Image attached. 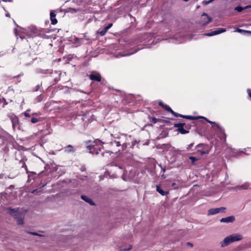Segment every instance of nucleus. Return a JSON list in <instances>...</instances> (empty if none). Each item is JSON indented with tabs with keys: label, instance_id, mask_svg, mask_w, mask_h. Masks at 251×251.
Returning <instances> with one entry per match:
<instances>
[{
	"label": "nucleus",
	"instance_id": "obj_56",
	"mask_svg": "<svg viewBox=\"0 0 251 251\" xmlns=\"http://www.w3.org/2000/svg\"><path fill=\"white\" fill-rule=\"evenodd\" d=\"M119 168L120 169H123V167H122L121 166H119Z\"/></svg>",
	"mask_w": 251,
	"mask_h": 251
},
{
	"label": "nucleus",
	"instance_id": "obj_9",
	"mask_svg": "<svg viewBox=\"0 0 251 251\" xmlns=\"http://www.w3.org/2000/svg\"><path fill=\"white\" fill-rule=\"evenodd\" d=\"M226 210V207H221L219 208H211L208 211V215H213L217 213H224Z\"/></svg>",
	"mask_w": 251,
	"mask_h": 251
},
{
	"label": "nucleus",
	"instance_id": "obj_11",
	"mask_svg": "<svg viewBox=\"0 0 251 251\" xmlns=\"http://www.w3.org/2000/svg\"><path fill=\"white\" fill-rule=\"evenodd\" d=\"M225 31H226V28H220L210 32L205 33L204 35L207 36H212L225 32Z\"/></svg>",
	"mask_w": 251,
	"mask_h": 251
},
{
	"label": "nucleus",
	"instance_id": "obj_26",
	"mask_svg": "<svg viewBox=\"0 0 251 251\" xmlns=\"http://www.w3.org/2000/svg\"><path fill=\"white\" fill-rule=\"evenodd\" d=\"M247 8H246V6L244 7H241V6H237L234 8V10L237 11L238 12H241L243 10H244L245 9H247Z\"/></svg>",
	"mask_w": 251,
	"mask_h": 251
},
{
	"label": "nucleus",
	"instance_id": "obj_48",
	"mask_svg": "<svg viewBox=\"0 0 251 251\" xmlns=\"http://www.w3.org/2000/svg\"><path fill=\"white\" fill-rule=\"evenodd\" d=\"M157 121H158V119H157L156 118H154V117L152 118L151 122L155 124L157 122Z\"/></svg>",
	"mask_w": 251,
	"mask_h": 251
},
{
	"label": "nucleus",
	"instance_id": "obj_14",
	"mask_svg": "<svg viewBox=\"0 0 251 251\" xmlns=\"http://www.w3.org/2000/svg\"><path fill=\"white\" fill-rule=\"evenodd\" d=\"M235 220V217L234 216H230L226 218H223L220 220L221 223H233Z\"/></svg>",
	"mask_w": 251,
	"mask_h": 251
},
{
	"label": "nucleus",
	"instance_id": "obj_1",
	"mask_svg": "<svg viewBox=\"0 0 251 251\" xmlns=\"http://www.w3.org/2000/svg\"><path fill=\"white\" fill-rule=\"evenodd\" d=\"M110 136L111 141L110 144L112 147V151H108L107 153H117L120 151L121 150L123 151L125 148L126 147V146L125 145V143L121 144V141L120 140V137L119 136H114L111 134Z\"/></svg>",
	"mask_w": 251,
	"mask_h": 251
},
{
	"label": "nucleus",
	"instance_id": "obj_31",
	"mask_svg": "<svg viewBox=\"0 0 251 251\" xmlns=\"http://www.w3.org/2000/svg\"><path fill=\"white\" fill-rule=\"evenodd\" d=\"M235 31L237 32H238L239 33L243 32V33H248V30H244V29H240V28H237Z\"/></svg>",
	"mask_w": 251,
	"mask_h": 251
},
{
	"label": "nucleus",
	"instance_id": "obj_43",
	"mask_svg": "<svg viewBox=\"0 0 251 251\" xmlns=\"http://www.w3.org/2000/svg\"><path fill=\"white\" fill-rule=\"evenodd\" d=\"M28 233L30 234L31 235H33L42 236V235L39 234H38L36 232H28Z\"/></svg>",
	"mask_w": 251,
	"mask_h": 251
},
{
	"label": "nucleus",
	"instance_id": "obj_28",
	"mask_svg": "<svg viewBox=\"0 0 251 251\" xmlns=\"http://www.w3.org/2000/svg\"><path fill=\"white\" fill-rule=\"evenodd\" d=\"M43 98V96L42 95H40L36 98L35 100L37 102H40L42 100Z\"/></svg>",
	"mask_w": 251,
	"mask_h": 251
},
{
	"label": "nucleus",
	"instance_id": "obj_44",
	"mask_svg": "<svg viewBox=\"0 0 251 251\" xmlns=\"http://www.w3.org/2000/svg\"><path fill=\"white\" fill-rule=\"evenodd\" d=\"M159 105L161 106H162V107H164L165 110H166V107H165L166 106H168V105H166V104H164L162 101H160L159 102Z\"/></svg>",
	"mask_w": 251,
	"mask_h": 251
},
{
	"label": "nucleus",
	"instance_id": "obj_24",
	"mask_svg": "<svg viewBox=\"0 0 251 251\" xmlns=\"http://www.w3.org/2000/svg\"><path fill=\"white\" fill-rule=\"evenodd\" d=\"M173 147L171 146L170 144H163L162 145V149L164 150H166L167 151L170 150L172 149Z\"/></svg>",
	"mask_w": 251,
	"mask_h": 251
},
{
	"label": "nucleus",
	"instance_id": "obj_50",
	"mask_svg": "<svg viewBox=\"0 0 251 251\" xmlns=\"http://www.w3.org/2000/svg\"><path fill=\"white\" fill-rule=\"evenodd\" d=\"M159 166L160 167L161 169V170L164 173L166 171V169H165V167H163L162 166H161V165H159Z\"/></svg>",
	"mask_w": 251,
	"mask_h": 251
},
{
	"label": "nucleus",
	"instance_id": "obj_45",
	"mask_svg": "<svg viewBox=\"0 0 251 251\" xmlns=\"http://www.w3.org/2000/svg\"><path fill=\"white\" fill-rule=\"evenodd\" d=\"M69 11L72 13H75L77 12V10L75 8H70Z\"/></svg>",
	"mask_w": 251,
	"mask_h": 251
},
{
	"label": "nucleus",
	"instance_id": "obj_18",
	"mask_svg": "<svg viewBox=\"0 0 251 251\" xmlns=\"http://www.w3.org/2000/svg\"><path fill=\"white\" fill-rule=\"evenodd\" d=\"M156 190L162 196H166L169 194V191H164L159 185L156 186Z\"/></svg>",
	"mask_w": 251,
	"mask_h": 251
},
{
	"label": "nucleus",
	"instance_id": "obj_63",
	"mask_svg": "<svg viewBox=\"0 0 251 251\" xmlns=\"http://www.w3.org/2000/svg\"><path fill=\"white\" fill-rule=\"evenodd\" d=\"M162 176L163 177H164V178H165V176H164V175H163Z\"/></svg>",
	"mask_w": 251,
	"mask_h": 251
},
{
	"label": "nucleus",
	"instance_id": "obj_35",
	"mask_svg": "<svg viewBox=\"0 0 251 251\" xmlns=\"http://www.w3.org/2000/svg\"><path fill=\"white\" fill-rule=\"evenodd\" d=\"M112 23H110L106 26H105L103 28V29L104 30H105L106 32H107V30L112 27Z\"/></svg>",
	"mask_w": 251,
	"mask_h": 251
},
{
	"label": "nucleus",
	"instance_id": "obj_53",
	"mask_svg": "<svg viewBox=\"0 0 251 251\" xmlns=\"http://www.w3.org/2000/svg\"><path fill=\"white\" fill-rule=\"evenodd\" d=\"M4 175L3 174H0V179L4 178Z\"/></svg>",
	"mask_w": 251,
	"mask_h": 251
},
{
	"label": "nucleus",
	"instance_id": "obj_34",
	"mask_svg": "<svg viewBox=\"0 0 251 251\" xmlns=\"http://www.w3.org/2000/svg\"><path fill=\"white\" fill-rule=\"evenodd\" d=\"M112 23H110L106 26H105L103 28V29L104 30H105L106 32H107V30L112 27Z\"/></svg>",
	"mask_w": 251,
	"mask_h": 251
},
{
	"label": "nucleus",
	"instance_id": "obj_30",
	"mask_svg": "<svg viewBox=\"0 0 251 251\" xmlns=\"http://www.w3.org/2000/svg\"><path fill=\"white\" fill-rule=\"evenodd\" d=\"M213 0H204L202 3L203 5H206L209 4Z\"/></svg>",
	"mask_w": 251,
	"mask_h": 251
},
{
	"label": "nucleus",
	"instance_id": "obj_54",
	"mask_svg": "<svg viewBox=\"0 0 251 251\" xmlns=\"http://www.w3.org/2000/svg\"><path fill=\"white\" fill-rule=\"evenodd\" d=\"M5 16H6V17H10V14H9V13H6V14H5Z\"/></svg>",
	"mask_w": 251,
	"mask_h": 251
},
{
	"label": "nucleus",
	"instance_id": "obj_58",
	"mask_svg": "<svg viewBox=\"0 0 251 251\" xmlns=\"http://www.w3.org/2000/svg\"><path fill=\"white\" fill-rule=\"evenodd\" d=\"M125 172L124 171V174H123V176H122V177H123V179H125V178H124V175H125Z\"/></svg>",
	"mask_w": 251,
	"mask_h": 251
},
{
	"label": "nucleus",
	"instance_id": "obj_23",
	"mask_svg": "<svg viewBox=\"0 0 251 251\" xmlns=\"http://www.w3.org/2000/svg\"><path fill=\"white\" fill-rule=\"evenodd\" d=\"M28 36L31 37H34L35 36H40V34L36 28H33L32 29V33L29 34Z\"/></svg>",
	"mask_w": 251,
	"mask_h": 251
},
{
	"label": "nucleus",
	"instance_id": "obj_32",
	"mask_svg": "<svg viewBox=\"0 0 251 251\" xmlns=\"http://www.w3.org/2000/svg\"><path fill=\"white\" fill-rule=\"evenodd\" d=\"M112 23H110L106 26H105L103 28V29L104 30H105L106 32H107V30L112 27Z\"/></svg>",
	"mask_w": 251,
	"mask_h": 251
},
{
	"label": "nucleus",
	"instance_id": "obj_25",
	"mask_svg": "<svg viewBox=\"0 0 251 251\" xmlns=\"http://www.w3.org/2000/svg\"><path fill=\"white\" fill-rule=\"evenodd\" d=\"M132 245H129L128 246V247L126 249L123 248L122 247H119V249L120 251H128L132 249Z\"/></svg>",
	"mask_w": 251,
	"mask_h": 251
},
{
	"label": "nucleus",
	"instance_id": "obj_60",
	"mask_svg": "<svg viewBox=\"0 0 251 251\" xmlns=\"http://www.w3.org/2000/svg\"><path fill=\"white\" fill-rule=\"evenodd\" d=\"M249 34H251V31L248 30V33Z\"/></svg>",
	"mask_w": 251,
	"mask_h": 251
},
{
	"label": "nucleus",
	"instance_id": "obj_29",
	"mask_svg": "<svg viewBox=\"0 0 251 251\" xmlns=\"http://www.w3.org/2000/svg\"><path fill=\"white\" fill-rule=\"evenodd\" d=\"M17 122V118H15L14 119H13L12 120V126H13V128L14 129L16 127V123Z\"/></svg>",
	"mask_w": 251,
	"mask_h": 251
},
{
	"label": "nucleus",
	"instance_id": "obj_41",
	"mask_svg": "<svg viewBox=\"0 0 251 251\" xmlns=\"http://www.w3.org/2000/svg\"><path fill=\"white\" fill-rule=\"evenodd\" d=\"M199 118H202V119H204L207 122H208L209 123H210V124H213V126L214 125V123H216V122H211L210 121H209L208 120H207L206 118H205V117H199Z\"/></svg>",
	"mask_w": 251,
	"mask_h": 251
},
{
	"label": "nucleus",
	"instance_id": "obj_20",
	"mask_svg": "<svg viewBox=\"0 0 251 251\" xmlns=\"http://www.w3.org/2000/svg\"><path fill=\"white\" fill-rule=\"evenodd\" d=\"M165 107H166V111L171 112L176 117H183V115L174 112L169 106H166Z\"/></svg>",
	"mask_w": 251,
	"mask_h": 251
},
{
	"label": "nucleus",
	"instance_id": "obj_7",
	"mask_svg": "<svg viewBox=\"0 0 251 251\" xmlns=\"http://www.w3.org/2000/svg\"><path fill=\"white\" fill-rule=\"evenodd\" d=\"M184 126L186 128H187L188 126L186 125L185 123H178V124H175L174 125L175 127H177V130L180 133L182 134H185L189 132V131L187 130H186L184 128Z\"/></svg>",
	"mask_w": 251,
	"mask_h": 251
},
{
	"label": "nucleus",
	"instance_id": "obj_46",
	"mask_svg": "<svg viewBox=\"0 0 251 251\" xmlns=\"http://www.w3.org/2000/svg\"><path fill=\"white\" fill-rule=\"evenodd\" d=\"M32 193L35 195H39L41 194L40 191H38V190H33Z\"/></svg>",
	"mask_w": 251,
	"mask_h": 251
},
{
	"label": "nucleus",
	"instance_id": "obj_12",
	"mask_svg": "<svg viewBox=\"0 0 251 251\" xmlns=\"http://www.w3.org/2000/svg\"><path fill=\"white\" fill-rule=\"evenodd\" d=\"M229 237L232 243L240 241L243 239L242 235L238 233L231 234L229 235Z\"/></svg>",
	"mask_w": 251,
	"mask_h": 251
},
{
	"label": "nucleus",
	"instance_id": "obj_51",
	"mask_svg": "<svg viewBox=\"0 0 251 251\" xmlns=\"http://www.w3.org/2000/svg\"><path fill=\"white\" fill-rule=\"evenodd\" d=\"M41 85L38 84L35 87V91H37L40 88Z\"/></svg>",
	"mask_w": 251,
	"mask_h": 251
},
{
	"label": "nucleus",
	"instance_id": "obj_57",
	"mask_svg": "<svg viewBox=\"0 0 251 251\" xmlns=\"http://www.w3.org/2000/svg\"><path fill=\"white\" fill-rule=\"evenodd\" d=\"M47 184V183H45V184H43L42 186H41V187H44L45 185H46Z\"/></svg>",
	"mask_w": 251,
	"mask_h": 251
},
{
	"label": "nucleus",
	"instance_id": "obj_55",
	"mask_svg": "<svg viewBox=\"0 0 251 251\" xmlns=\"http://www.w3.org/2000/svg\"><path fill=\"white\" fill-rule=\"evenodd\" d=\"M246 8H251V5H249L246 6Z\"/></svg>",
	"mask_w": 251,
	"mask_h": 251
},
{
	"label": "nucleus",
	"instance_id": "obj_33",
	"mask_svg": "<svg viewBox=\"0 0 251 251\" xmlns=\"http://www.w3.org/2000/svg\"><path fill=\"white\" fill-rule=\"evenodd\" d=\"M112 23H110L106 26H105L103 28V29L104 30H105L106 32H107V30L112 27Z\"/></svg>",
	"mask_w": 251,
	"mask_h": 251
},
{
	"label": "nucleus",
	"instance_id": "obj_8",
	"mask_svg": "<svg viewBox=\"0 0 251 251\" xmlns=\"http://www.w3.org/2000/svg\"><path fill=\"white\" fill-rule=\"evenodd\" d=\"M146 43V41H145L143 40V38L140 39H132L129 41L128 44L129 46H140Z\"/></svg>",
	"mask_w": 251,
	"mask_h": 251
},
{
	"label": "nucleus",
	"instance_id": "obj_39",
	"mask_svg": "<svg viewBox=\"0 0 251 251\" xmlns=\"http://www.w3.org/2000/svg\"><path fill=\"white\" fill-rule=\"evenodd\" d=\"M189 159L191 160V162H192V163H194V162L198 160V158L195 157H193V156H190L189 157Z\"/></svg>",
	"mask_w": 251,
	"mask_h": 251
},
{
	"label": "nucleus",
	"instance_id": "obj_19",
	"mask_svg": "<svg viewBox=\"0 0 251 251\" xmlns=\"http://www.w3.org/2000/svg\"><path fill=\"white\" fill-rule=\"evenodd\" d=\"M250 186H251L250 183H249V182H245L241 185L237 186L236 189L237 190H242V189L246 190V189L249 188Z\"/></svg>",
	"mask_w": 251,
	"mask_h": 251
},
{
	"label": "nucleus",
	"instance_id": "obj_22",
	"mask_svg": "<svg viewBox=\"0 0 251 251\" xmlns=\"http://www.w3.org/2000/svg\"><path fill=\"white\" fill-rule=\"evenodd\" d=\"M81 198L91 205H94L95 204L92 200L87 196L85 195H81Z\"/></svg>",
	"mask_w": 251,
	"mask_h": 251
},
{
	"label": "nucleus",
	"instance_id": "obj_37",
	"mask_svg": "<svg viewBox=\"0 0 251 251\" xmlns=\"http://www.w3.org/2000/svg\"><path fill=\"white\" fill-rule=\"evenodd\" d=\"M30 111V109H28L26 111H25L24 113V115H25V116L27 117H29L30 116V114L29 113V112Z\"/></svg>",
	"mask_w": 251,
	"mask_h": 251
},
{
	"label": "nucleus",
	"instance_id": "obj_61",
	"mask_svg": "<svg viewBox=\"0 0 251 251\" xmlns=\"http://www.w3.org/2000/svg\"><path fill=\"white\" fill-rule=\"evenodd\" d=\"M187 244H188V245H190V246H192V244L191 243H187Z\"/></svg>",
	"mask_w": 251,
	"mask_h": 251
},
{
	"label": "nucleus",
	"instance_id": "obj_2",
	"mask_svg": "<svg viewBox=\"0 0 251 251\" xmlns=\"http://www.w3.org/2000/svg\"><path fill=\"white\" fill-rule=\"evenodd\" d=\"M101 143V142L100 140H96L93 142L89 141L86 142V148L89 150V153L98 154L101 152V149L98 146Z\"/></svg>",
	"mask_w": 251,
	"mask_h": 251
},
{
	"label": "nucleus",
	"instance_id": "obj_49",
	"mask_svg": "<svg viewBox=\"0 0 251 251\" xmlns=\"http://www.w3.org/2000/svg\"><path fill=\"white\" fill-rule=\"evenodd\" d=\"M172 185L174 187V189H177L178 188V186H177L176 183H173Z\"/></svg>",
	"mask_w": 251,
	"mask_h": 251
},
{
	"label": "nucleus",
	"instance_id": "obj_21",
	"mask_svg": "<svg viewBox=\"0 0 251 251\" xmlns=\"http://www.w3.org/2000/svg\"><path fill=\"white\" fill-rule=\"evenodd\" d=\"M64 151L65 152L70 153L75 152V149L73 146L71 145H69L64 148Z\"/></svg>",
	"mask_w": 251,
	"mask_h": 251
},
{
	"label": "nucleus",
	"instance_id": "obj_40",
	"mask_svg": "<svg viewBox=\"0 0 251 251\" xmlns=\"http://www.w3.org/2000/svg\"><path fill=\"white\" fill-rule=\"evenodd\" d=\"M38 121H39V120L33 117L31 119V122L33 124H35V123H37Z\"/></svg>",
	"mask_w": 251,
	"mask_h": 251
},
{
	"label": "nucleus",
	"instance_id": "obj_5",
	"mask_svg": "<svg viewBox=\"0 0 251 251\" xmlns=\"http://www.w3.org/2000/svg\"><path fill=\"white\" fill-rule=\"evenodd\" d=\"M35 71L37 74H48V73H49L51 75L56 74V75H57L58 76H59L60 75V74H58V72L57 71H54V72L53 73V71L52 70H48V69L45 70V69H42L40 68H38V69H37ZM59 79H60V77H59V76H58V77H55L54 79V81L56 83V82H58Z\"/></svg>",
	"mask_w": 251,
	"mask_h": 251
},
{
	"label": "nucleus",
	"instance_id": "obj_6",
	"mask_svg": "<svg viewBox=\"0 0 251 251\" xmlns=\"http://www.w3.org/2000/svg\"><path fill=\"white\" fill-rule=\"evenodd\" d=\"M0 139L2 140V142H4L5 141H9L11 142H12L14 141L13 138L1 127H0Z\"/></svg>",
	"mask_w": 251,
	"mask_h": 251
},
{
	"label": "nucleus",
	"instance_id": "obj_15",
	"mask_svg": "<svg viewBox=\"0 0 251 251\" xmlns=\"http://www.w3.org/2000/svg\"><path fill=\"white\" fill-rule=\"evenodd\" d=\"M89 40L88 38H87L85 35H83V37L81 38H75V43L77 44L78 45L83 44L85 43V41H88Z\"/></svg>",
	"mask_w": 251,
	"mask_h": 251
},
{
	"label": "nucleus",
	"instance_id": "obj_17",
	"mask_svg": "<svg viewBox=\"0 0 251 251\" xmlns=\"http://www.w3.org/2000/svg\"><path fill=\"white\" fill-rule=\"evenodd\" d=\"M56 14L53 11H51L50 12V19L52 25H55L57 23V21L55 18Z\"/></svg>",
	"mask_w": 251,
	"mask_h": 251
},
{
	"label": "nucleus",
	"instance_id": "obj_62",
	"mask_svg": "<svg viewBox=\"0 0 251 251\" xmlns=\"http://www.w3.org/2000/svg\"><path fill=\"white\" fill-rule=\"evenodd\" d=\"M204 153H205V152H204V151H202V152H201V154H203Z\"/></svg>",
	"mask_w": 251,
	"mask_h": 251
},
{
	"label": "nucleus",
	"instance_id": "obj_59",
	"mask_svg": "<svg viewBox=\"0 0 251 251\" xmlns=\"http://www.w3.org/2000/svg\"><path fill=\"white\" fill-rule=\"evenodd\" d=\"M5 53L1 54V52H0V57L3 55Z\"/></svg>",
	"mask_w": 251,
	"mask_h": 251
},
{
	"label": "nucleus",
	"instance_id": "obj_4",
	"mask_svg": "<svg viewBox=\"0 0 251 251\" xmlns=\"http://www.w3.org/2000/svg\"><path fill=\"white\" fill-rule=\"evenodd\" d=\"M212 127L215 131L218 137L225 142L226 141V134L224 129L218 123H214V125L212 126Z\"/></svg>",
	"mask_w": 251,
	"mask_h": 251
},
{
	"label": "nucleus",
	"instance_id": "obj_3",
	"mask_svg": "<svg viewBox=\"0 0 251 251\" xmlns=\"http://www.w3.org/2000/svg\"><path fill=\"white\" fill-rule=\"evenodd\" d=\"M8 213L13 216L17 220L18 225H23L24 224V217L22 214L19 212V209H12L11 208H7Z\"/></svg>",
	"mask_w": 251,
	"mask_h": 251
},
{
	"label": "nucleus",
	"instance_id": "obj_42",
	"mask_svg": "<svg viewBox=\"0 0 251 251\" xmlns=\"http://www.w3.org/2000/svg\"><path fill=\"white\" fill-rule=\"evenodd\" d=\"M99 33L100 36H103L105 34L106 32L103 29L101 30H100Z\"/></svg>",
	"mask_w": 251,
	"mask_h": 251
},
{
	"label": "nucleus",
	"instance_id": "obj_47",
	"mask_svg": "<svg viewBox=\"0 0 251 251\" xmlns=\"http://www.w3.org/2000/svg\"><path fill=\"white\" fill-rule=\"evenodd\" d=\"M2 102H4V105L7 104V103H5V99L3 97H0V103H1Z\"/></svg>",
	"mask_w": 251,
	"mask_h": 251
},
{
	"label": "nucleus",
	"instance_id": "obj_38",
	"mask_svg": "<svg viewBox=\"0 0 251 251\" xmlns=\"http://www.w3.org/2000/svg\"><path fill=\"white\" fill-rule=\"evenodd\" d=\"M140 50L139 48L135 49H134L133 51L130 52V53H127V54L123 55V56L129 55L132 54L138 51V50Z\"/></svg>",
	"mask_w": 251,
	"mask_h": 251
},
{
	"label": "nucleus",
	"instance_id": "obj_36",
	"mask_svg": "<svg viewBox=\"0 0 251 251\" xmlns=\"http://www.w3.org/2000/svg\"><path fill=\"white\" fill-rule=\"evenodd\" d=\"M112 23H110L106 26H105L103 28V29L104 30H105L106 32H107V30L112 27Z\"/></svg>",
	"mask_w": 251,
	"mask_h": 251
},
{
	"label": "nucleus",
	"instance_id": "obj_64",
	"mask_svg": "<svg viewBox=\"0 0 251 251\" xmlns=\"http://www.w3.org/2000/svg\"><path fill=\"white\" fill-rule=\"evenodd\" d=\"M20 38H22V39H23L24 37H23V36H20Z\"/></svg>",
	"mask_w": 251,
	"mask_h": 251
},
{
	"label": "nucleus",
	"instance_id": "obj_52",
	"mask_svg": "<svg viewBox=\"0 0 251 251\" xmlns=\"http://www.w3.org/2000/svg\"><path fill=\"white\" fill-rule=\"evenodd\" d=\"M23 75V74H19V75H17L15 76H14L13 77V79H16V78H18V77H19L20 76H22Z\"/></svg>",
	"mask_w": 251,
	"mask_h": 251
},
{
	"label": "nucleus",
	"instance_id": "obj_27",
	"mask_svg": "<svg viewBox=\"0 0 251 251\" xmlns=\"http://www.w3.org/2000/svg\"><path fill=\"white\" fill-rule=\"evenodd\" d=\"M184 118H186L189 120H195L197 119L198 118L196 117L192 116H187V115H183V117Z\"/></svg>",
	"mask_w": 251,
	"mask_h": 251
},
{
	"label": "nucleus",
	"instance_id": "obj_10",
	"mask_svg": "<svg viewBox=\"0 0 251 251\" xmlns=\"http://www.w3.org/2000/svg\"><path fill=\"white\" fill-rule=\"evenodd\" d=\"M211 21V18L208 16L205 13H202L201 15V18L200 21V23L201 25H204Z\"/></svg>",
	"mask_w": 251,
	"mask_h": 251
},
{
	"label": "nucleus",
	"instance_id": "obj_13",
	"mask_svg": "<svg viewBox=\"0 0 251 251\" xmlns=\"http://www.w3.org/2000/svg\"><path fill=\"white\" fill-rule=\"evenodd\" d=\"M232 243L230 238L229 236L225 237L224 240L220 243L221 247L224 248L230 244Z\"/></svg>",
	"mask_w": 251,
	"mask_h": 251
},
{
	"label": "nucleus",
	"instance_id": "obj_16",
	"mask_svg": "<svg viewBox=\"0 0 251 251\" xmlns=\"http://www.w3.org/2000/svg\"><path fill=\"white\" fill-rule=\"evenodd\" d=\"M89 78L93 81L100 82L101 80V76L99 74H92L89 75Z\"/></svg>",
	"mask_w": 251,
	"mask_h": 251
}]
</instances>
